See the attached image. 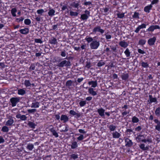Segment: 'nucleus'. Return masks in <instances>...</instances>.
Instances as JSON below:
<instances>
[{
  "label": "nucleus",
  "instance_id": "nucleus-50",
  "mask_svg": "<svg viewBox=\"0 0 160 160\" xmlns=\"http://www.w3.org/2000/svg\"><path fill=\"white\" fill-rule=\"evenodd\" d=\"M2 131L4 132H7L9 131L8 128L6 126H4L2 128Z\"/></svg>",
  "mask_w": 160,
  "mask_h": 160
},
{
  "label": "nucleus",
  "instance_id": "nucleus-21",
  "mask_svg": "<svg viewBox=\"0 0 160 160\" xmlns=\"http://www.w3.org/2000/svg\"><path fill=\"white\" fill-rule=\"evenodd\" d=\"M88 84L89 85H92V87L95 88L97 86V80L95 81H91L89 82Z\"/></svg>",
  "mask_w": 160,
  "mask_h": 160
},
{
  "label": "nucleus",
  "instance_id": "nucleus-42",
  "mask_svg": "<svg viewBox=\"0 0 160 160\" xmlns=\"http://www.w3.org/2000/svg\"><path fill=\"white\" fill-rule=\"evenodd\" d=\"M139 121L138 118L135 116L133 117L132 118V122L133 123H137Z\"/></svg>",
  "mask_w": 160,
  "mask_h": 160
},
{
  "label": "nucleus",
  "instance_id": "nucleus-30",
  "mask_svg": "<svg viewBox=\"0 0 160 160\" xmlns=\"http://www.w3.org/2000/svg\"><path fill=\"white\" fill-rule=\"evenodd\" d=\"M112 135L113 138H118L121 136V134L116 131L113 132Z\"/></svg>",
  "mask_w": 160,
  "mask_h": 160
},
{
  "label": "nucleus",
  "instance_id": "nucleus-48",
  "mask_svg": "<svg viewBox=\"0 0 160 160\" xmlns=\"http://www.w3.org/2000/svg\"><path fill=\"white\" fill-rule=\"evenodd\" d=\"M117 17L119 18H122L124 17V13H118L116 14Z\"/></svg>",
  "mask_w": 160,
  "mask_h": 160
},
{
  "label": "nucleus",
  "instance_id": "nucleus-25",
  "mask_svg": "<svg viewBox=\"0 0 160 160\" xmlns=\"http://www.w3.org/2000/svg\"><path fill=\"white\" fill-rule=\"evenodd\" d=\"M69 113L72 116L76 115L78 117H79L80 116V113L76 112L73 110H70L69 112Z\"/></svg>",
  "mask_w": 160,
  "mask_h": 160
},
{
  "label": "nucleus",
  "instance_id": "nucleus-57",
  "mask_svg": "<svg viewBox=\"0 0 160 160\" xmlns=\"http://www.w3.org/2000/svg\"><path fill=\"white\" fill-rule=\"evenodd\" d=\"M35 65L34 63H32L29 68V69L30 70H34L35 68Z\"/></svg>",
  "mask_w": 160,
  "mask_h": 160
},
{
  "label": "nucleus",
  "instance_id": "nucleus-5",
  "mask_svg": "<svg viewBox=\"0 0 160 160\" xmlns=\"http://www.w3.org/2000/svg\"><path fill=\"white\" fill-rule=\"evenodd\" d=\"M19 98H12L10 99V102L11 103L12 106V107L15 106L17 103L19 102Z\"/></svg>",
  "mask_w": 160,
  "mask_h": 160
},
{
  "label": "nucleus",
  "instance_id": "nucleus-43",
  "mask_svg": "<svg viewBox=\"0 0 160 160\" xmlns=\"http://www.w3.org/2000/svg\"><path fill=\"white\" fill-rule=\"evenodd\" d=\"M105 64V62L102 60H101L98 63L97 66L98 67H101L104 65Z\"/></svg>",
  "mask_w": 160,
  "mask_h": 160
},
{
  "label": "nucleus",
  "instance_id": "nucleus-32",
  "mask_svg": "<svg viewBox=\"0 0 160 160\" xmlns=\"http://www.w3.org/2000/svg\"><path fill=\"white\" fill-rule=\"evenodd\" d=\"M149 101L151 103L156 102H157V98H153L152 95L149 96Z\"/></svg>",
  "mask_w": 160,
  "mask_h": 160
},
{
  "label": "nucleus",
  "instance_id": "nucleus-33",
  "mask_svg": "<svg viewBox=\"0 0 160 160\" xmlns=\"http://www.w3.org/2000/svg\"><path fill=\"white\" fill-rule=\"evenodd\" d=\"M39 106V103L38 102H33L32 104L31 107L32 108H38Z\"/></svg>",
  "mask_w": 160,
  "mask_h": 160
},
{
  "label": "nucleus",
  "instance_id": "nucleus-24",
  "mask_svg": "<svg viewBox=\"0 0 160 160\" xmlns=\"http://www.w3.org/2000/svg\"><path fill=\"white\" fill-rule=\"evenodd\" d=\"M70 6L73 8H78L79 3L77 1L73 2L71 3L70 4Z\"/></svg>",
  "mask_w": 160,
  "mask_h": 160
},
{
  "label": "nucleus",
  "instance_id": "nucleus-49",
  "mask_svg": "<svg viewBox=\"0 0 160 160\" xmlns=\"http://www.w3.org/2000/svg\"><path fill=\"white\" fill-rule=\"evenodd\" d=\"M27 147L29 150H32L34 148V146L32 144L29 143L28 144Z\"/></svg>",
  "mask_w": 160,
  "mask_h": 160
},
{
  "label": "nucleus",
  "instance_id": "nucleus-63",
  "mask_svg": "<svg viewBox=\"0 0 160 160\" xmlns=\"http://www.w3.org/2000/svg\"><path fill=\"white\" fill-rule=\"evenodd\" d=\"M27 117L25 115H21V120H25L26 119Z\"/></svg>",
  "mask_w": 160,
  "mask_h": 160
},
{
  "label": "nucleus",
  "instance_id": "nucleus-26",
  "mask_svg": "<svg viewBox=\"0 0 160 160\" xmlns=\"http://www.w3.org/2000/svg\"><path fill=\"white\" fill-rule=\"evenodd\" d=\"M119 45L122 47L126 48L128 45L127 43L124 41H121L119 43Z\"/></svg>",
  "mask_w": 160,
  "mask_h": 160
},
{
  "label": "nucleus",
  "instance_id": "nucleus-28",
  "mask_svg": "<svg viewBox=\"0 0 160 160\" xmlns=\"http://www.w3.org/2000/svg\"><path fill=\"white\" fill-rule=\"evenodd\" d=\"M28 125L29 128L32 129H34L35 128L36 125L33 122L29 121L28 122Z\"/></svg>",
  "mask_w": 160,
  "mask_h": 160
},
{
  "label": "nucleus",
  "instance_id": "nucleus-9",
  "mask_svg": "<svg viewBox=\"0 0 160 160\" xmlns=\"http://www.w3.org/2000/svg\"><path fill=\"white\" fill-rule=\"evenodd\" d=\"M60 6L61 7V11L63 12L66 10H68V5L67 2H64L63 3L61 2L60 4Z\"/></svg>",
  "mask_w": 160,
  "mask_h": 160
},
{
  "label": "nucleus",
  "instance_id": "nucleus-62",
  "mask_svg": "<svg viewBox=\"0 0 160 160\" xmlns=\"http://www.w3.org/2000/svg\"><path fill=\"white\" fill-rule=\"evenodd\" d=\"M138 51L139 53L141 54H144L145 53V52L143 50L140 48L138 49Z\"/></svg>",
  "mask_w": 160,
  "mask_h": 160
},
{
  "label": "nucleus",
  "instance_id": "nucleus-27",
  "mask_svg": "<svg viewBox=\"0 0 160 160\" xmlns=\"http://www.w3.org/2000/svg\"><path fill=\"white\" fill-rule=\"evenodd\" d=\"M107 128H109L110 131H113L115 130L116 127L113 124H111L107 125Z\"/></svg>",
  "mask_w": 160,
  "mask_h": 160
},
{
  "label": "nucleus",
  "instance_id": "nucleus-22",
  "mask_svg": "<svg viewBox=\"0 0 160 160\" xmlns=\"http://www.w3.org/2000/svg\"><path fill=\"white\" fill-rule=\"evenodd\" d=\"M88 92L91 95L94 96L97 94L96 91H94V89L92 88H90L88 89Z\"/></svg>",
  "mask_w": 160,
  "mask_h": 160
},
{
  "label": "nucleus",
  "instance_id": "nucleus-11",
  "mask_svg": "<svg viewBox=\"0 0 160 160\" xmlns=\"http://www.w3.org/2000/svg\"><path fill=\"white\" fill-rule=\"evenodd\" d=\"M125 146L128 147H131L133 145V142L131 140L127 138L125 139Z\"/></svg>",
  "mask_w": 160,
  "mask_h": 160
},
{
  "label": "nucleus",
  "instance_id": "nucleus-4",
  "mask_svg": "<svg viewBox=\"0 0 160 160\" xmlns=\"http://www.w3.org/2000/svg\"><path fill=\"white\" fill-rule=\"evenodd\" d=\"M85 13L81 15L80 18L82 20H87L90 16V12L89 11L86 10L84 11Z\"/></svg>",
  "mask_w": 160,
  "mask_h": 160
},
{
  "label": "nucleus",
  "instance_id": "nucleus-52",
  "mask_svg": "<svg viewBox=\"0 0 160 160\" xmlns=\"http://www.w3.org/2000/svg\"><path fill=\"white\" fill-rule=\"evenodd\" d=\"M37 12L39 14L42 15V13L44 12V11L43 9H41L38 10Z\"/></svg>",
  "mask_w": 160,
  "mask_h": 160
},
{
  "label": "nucleus",
  "instance_id": "nucleus-47",
  "mask_svg": "<svg viewBox=\"0 0 160 160\" xmlns=\"http://www.w3.org/2000/svg\"><path fill=\"white\" fill-rule=\"evenodd\" d=\"M88 42V43H90L91 42L93 41V39L92 37H88V36H87L85 39Z\"/></svg>",
  "mask_w": 160,
  "mask_h": 160
},
{
  "label": "nucleus",
  "instance_id": "nucleus-59",
  "mask_svg": "<svg viewBox=\"0 0 160 160\" xmlns=\"http://www.w3.org/2000/svg\"><path fill=\"white\" fill-rule=\"evenodd\" d=\"M68 127H69L68 126V125H66L65 126V129L64 130H62L61 131L62 132H67L68 131Z\"/></svg>",
  "mask_w": 160,
  "mask_h": 160
},
{
  "label": "nucleus",
  "instance_id": "nucleus-36",
  "mask_svg": "<svg viewBox=\"0 0 160 160\" xmlns=\"http://www.w3.org/2000/svg\"><path fill=\"white\" fill-rule=\"evenodd\" d=\"M124 53L127 57H129L130 56L131 52L128 48H127L124 52Z\"/></svg>",
  "mask_w": 160,
  "mask_h": 160
},
{
  "label": "nucleus",
  "instance_id": "nucleus-64",
  "mask_svg": "<svg viewBox=\"0 0 160 160\" xmlns=\"http://www.w3.org/2000/svg\"><path fill=\"white\" fill-rule=\"evenodd\" d=\"M91 67V65L90 62H88L85 66V67L88 69L89 68Z\"/></svg>",
  "mask_w": 160,
  "mask_h": 160
},
{
  "label": "nucleus",
  "instance_id": "nucleus-51",
  "mask_svg": "<svg viewBox=\"0 0 160 160\" xmlns=\"http://www.w3.org/2000/svg\"><path fill=\"white\" fill-rule=\"evenodd\" d=\"M78 13L77 12H74L71 11L70 12V15L71 16H77L78 15Z\"/></svg>",
  "mask_w": 160,
  "mask_h": 160
},
{
  "label": "nucleus",
  "instance_id": "nucleus-10",
  "mask_svg": "<svg viewBox=\"0 0 160 160\" xmlns=\"http://www.w3.org/2000/svg\"><path fill=\"white\" fill-rule=\"evenodd\" d=\"M49 131L52 134V136H54L55 138H58L59 136L58 133L57 132L55 129L53 127L50 128Z\"/></svg>",
  "mask_w": 160,
  "mask_h": 160
},
{
  "label": "nucleus",
  "instance_id": "nucleus-7",
  "mask_svg": "<svg viewBox=\"0 0 160 160\" xmlns=\"http://www.w3.org/2000/svg\"><path fill=\"white\" fill-rule=\"evenodd\" d=\"M160 29V27L158 25H151L146 30V31L152 32L155 29Z\"/></svg>",
  "mask_w": 160,
  "mask_h": 160
},
{
  "label": "nucleus",
  "instance_id": "nucleus-60",
  "mask_svg": "<svg viewBox=\"0 0 160 160\" xmlns=\"http://www.w3.org/2000/svg\"><path fill=\"white\" fill-rule=\"evenodd\" d=\"M58 24L55 25H53L52 26V29L54 30H57L58 28Z\"/></svg>",
  "mask_w": 160,
  "mask_h": 160
},
{
  "label": "nucleus",
  "instance_id": "nucleus-44",
  "mask_svg": "<svg viewBox=\"0 0 160 160\" xmlns=\"http://www.w3.org/2000/svg\"><path fill=\"white\" fill-rule=\"evenodd\" d=\"M141 66L144 68H147L149 67L148 64L147 62H142L141 63Z\"/></svg>",
  "mask_w": 160,
  "mask_h": 160
},
{
  "label": "nucleus",
  "instance_id": "nucleus-23",
  "mask_svg": "<svg viewBox=\"0 0 160 160\" xmlns=\"http://www.w3.org/2000/svg\"><path fill=\"white\" fill-rule=\"evenodd\" d=\"M121 78L123 80L126 81L129 77V75L128 73H123L121 76Z\"/></svg>",
  "mask_w": 160,
  "mask_h": 160
},
{
  "label": "nucleus",
  "instance_id": "nucleus-46",
  "mask_svg": "<svg viewBox=\"0 0 160 160\" xmlns=\"http://www.w3.org/2000/svg\"><path fill=\"white\" fill-rule=\"evenodd\" d=\"M24 24L27 25H29L31 23V21L29 19H26L24 20Z\"/></svg>",
  "mask_w": 160,
  "mask_h": 160
},
{
  "label": "nucleus",
  "instance_id": "nucleus-20",
  "mask_svg": "<svg viewBox=\"0 0 160 160\" xmlns=\"http://www.w3.org/2000/svg\"><path fill=\"white\" fill-rule=\"evenodd\" d=\"M49 42L51 44L55 45L57 43V39L55 38L52 37L49 39Z\"/></svg>",
  "mask_w": 160,
  "mask_h": 160
},
{
  "label": "nucleus",
  "instance_id": "nucleus-1",
  "mask_svg": "<svg viewBox=\"0 0 160 160\" xmlns=\"http://www.w3.org/2000/svg\"><path fill=\"white\" fill-rule=\"evenodd\" d=\"M122 110L121 111V112L123 116H124L129 113L130 110L127 104L124 105L122 107Z\"/></svg>",
  "mask_w": 160,
  "mask_h": 160
},
{
  "label": "nucleus",
  "instance_id": "nucleus-31",
  "mask_svg": "<svg viewBox=\"0 0 160 160\" xmlns=\"http://www.w3.org/2000/svg\"><path fill=\"white\" fill-rule=\"evenodd\" d=\"M139 147L143 151L148 150L149 149V147L148 146L145 147V145L143 144H141L139 145Z\"/></svg>",
  "mask_w": 160,
  "mask_h": 160
},
{
  "label": "nucleus",
  "instance_id": "nucleus-45",
  "mask_svg": "<svg viewBox=\"0 0 160 160\" xmlns=\"http://www.w3.org/2000/svg\"><path fill=\"white\" fill-rule=\"evenodd\" d=\"M17 11V9L15 8H13L11 9V13L13 17H15L16 16V13Z\"/></svg>",
  "mask_w": 160,
  "mask_h": 160
},
{
  "label": "nucleus",
  "instance_id": "nucleus-34",
  "mask_svg": "<svg viewBox=\"0 0 160 160\" xmlns=\"http://www.w3.org/2000/svg\"><path fill=\"white\" fill-rule=\"evenodd\" d=\"M25 86L26 87H31V83L29 80H25L24 82Z\"/></svg>",
  "mask_w": 160,
  "mask_h": 160
},
{
  "label": "nucleus",
  "instance_id": "nucleus-56",
  "mask_svg": "<svg viewBox=\"0 0 160 160\" xmlns=\"http://www.w3.org/2000/svg\"><path fill=\"white\" fill-rule=\"evenodd\" d=\"M28 111L29 113H32L35 112L36 111V109H28Z\"/></svg>",
  "mask_w": 160,
  "mask_h": 160
},
{
  "label": "nucleus",
  "instance_id": "nucleus-35",
  "mask_svg": "<svg viewBox=\"0 0 160 160\" xmlns=\"http://www.w3.org/2000/svg\"><path fill=\"white\" fill-rule=\"evenodd\" d=\"M155 115L157 117H160V107H158L155 111Z\"/></svg>",
  "mask_w": 160,
  "mask_h": 160
},
{
  "label": "nucleus",
  "instance_id": "nucleus-12",
  "mask_svg": "<svg viewBox=\"0 0 160 160\" xmlns=\"http://www.w3.org/2000/svg\"><path fill=\"white\" fill-rule=\"evenodd\" d=\"M146 27V25L145 24L142 23L141 25H139L134 30V32L136 33H138L140 29L142 28H145Z\"/></svg>",
  "mask_w": 160,
  "mask_h": 160
},
{
  "label": "nucleus",
  "instance_id": "nucleus-40",
  "mask_svg": "<svg viewBox=\"0 0 160 160\" xmlns=\"http://www.w3.org/2000/svg\"><path fill=\"white\" fill-rule=\"evenodd\" d=\"M139 12H134L133 15H132V17L133 18L137 19H138L139 18Z\"/></svg>",
  "mask_w": 160,
  "mask_h": 160
},
{
  "label": "nucleus",
  "instance_id": "nucleus-15",
  "mask_svg": "<svg viewBox=\"0 0 160 160\" xmlns=\"http://www.w3.org/2000/svg\"><path fill=\"white\" fill-rule=\"evenodd\" d=\"M60 120L62 121L63 123H66L68 121L69 118L66 115L62 114L61 116Z\"/></svg>",
  "mask_w": 160,
  "mask_h": 160
},
{
  "label": "nucleus",
  "instance_id": "nucleus-54",
  "mask_svg": "<svg viewBox=\"0 0 160 160\" xmlns=\"http://www.w3.org/2000/svg\"><path fill=\"white\" fill-rule=\"evenodd\" d=\"M86 137H84V136L82 134H80V136L77 138V139L79 141L82 140L84 138Z\"/></svg>",
  "mask_w": 160,
  "mask_h": 160
},
{
  "label": "nucleus",
  "instance_id": "nucleus-39",
  "mask_svg": "<svg viewBox=\"0 0 160 160\" xmlns=\"http://www.w3.org/2000/svg\"><path fill=\"white\" fill-rule=\"evenodd\" d=\"M146 41L145 39H140L138 41V44L140 45H143L145 44Z\"/></svg>",
  "mask_w": 160,
  "mask_h": 160
},
{
  "label": "nucleus",
  "instance_id": "nucleus-6",
  "mask_svg": "<svg viewBox=\"0 0 160 160\" xmlns=\"http://www.w3.org/2000/svg\"><path fill=\"white\" fill-rule=\"evenodd\" d=\"M100 32L101 34H102L104 32V30L101 28V27L99 26H98L95 27L92 30V32L96 33V32Z\"/></svg>",
  "mask_w": 160,
  "mask_h": 160
},
{
  "label": "nucleus",
  "instance_id": "nucleus-41",
  "mask_svg": "<svg viewBox=\"0 0 160 160\" xmlns=\"http://www.w3.org/2000/svg\"><path fill=\"white\" fill-rule=\"evenodd\" d=\"M73 83V82L71 80H68L66 83V87H69L72 86Z\"/></svg>",
  "mask_w": 160,
  "mask_h": 160
},
{
  "label": "nucleus",
  "instance_id": "nucleus-29",
  "mask_svg": "<svg viewBox=\"0 0 160 160\" xmlns=\"http://www.w3.org/2000/svg\"><path fill=\"white\" fill-rule=\"evenodd\" d=\"M78 158V154L72 153L70 155L69 160H75Z\"/></svg>",
  "mask_w": 160,
  "mask_h": 160
},
{
  "label": "nucleus",
  "instance_id": "nucleus-18",
  "mask_svg": "<svg viewBox=\"0 0 160 160\" xmlns=\"http://www.w3.org/2000/svg\"><path fill=\"white\" fill-rule=\"evenodd\" d=\"M69 146H70L72 149H74L78 147V144L76 141H73L71 142V144L69 145Z\"/></svg>",
  "mask_w": 160,
  "mask_h": 160
},
{
  "label": "nucleus",
  "instance_id": "nucleus-61",
  "mask_svg": "<svg viewBox=\"0 0 160 160\" xmlns=\"http://www.w3.org/2000/svg\"><path fill=\"white\" fill-rule=\"evenodd\" d=\"M142 129V128L140 126H138L135 128V130L136 131L139 132Z\"/></svg>",
  "mask_w": 160,
  "mask_h": 160
},
{
  "label": "nucleus",
  "instance_id": "nucleus-8",
  "mask_svg": "<svg viewBox=\"0 0 160 160\" xmlns=\"http://www.w3.org/2000/svg\"><path fill=\"white\" fill-rule=\"evenodd\" d=\"M156 40V38L155 37L150 38L148 41V43L150 46H152L155 44Z\"/></svg>",
  "mask_w": 160,
  "mask_h": 160
},
{
  "label": "nucleus",
  "instance_id": "nucleus-13",
  "mask_svg": "<svg viewBox=\"0 0 160 160\" xmlns=\"http://www.w3.org/2000/svg\"><path fill=\"white\" fill-rule=\"evenodd\" d=\"M154 122L157 125L155 126V129L160 132V120L158 119H155L154 120Z\"/></svg>",
  "mask_w": 160,
  "mask_h": 160
},
{
  "label": "nucleus",
  "instance_id": "nucleus-3",
  "mask_svg": "<svg viewBox=\"0 0 160 160\" xmlns=\"http://www.w3.org/2000/svg\"><path fill=\"white\" fill-rule=\"evenodd\" d=\"M99 45V42L97 40H93L90 45L91 48L94 49H97Z\"/></svg>",
  "mask_w": 160,
  "mask_h": 160
},
{
  "label": "nucleus",
  "instance_id": "nucleus-19",
  "mask_svg": "<svg viewBox=\"0 0 160 160\" xmlns=\"http://www.w3.org/2000/svg\"><path fill=\"white\" fill-rule=\"evenodd\" d=\"M29 29L28 28H24L23 29H21V33L22 34L26 35L29 32Z\"/></svg>",
  "mask_w": 160,
  "mask_h": 160
},
{
  "label": "nucleus",
  "instance_id": "nucleus-2",
  "mask_svg": "<svg viewBox=\"0 0 160 160\" xmlns=\"http://www.w3.org/2000/svg\"><path fill=\"white\" fill-rule=\"evenodd\" d=\"M71 65V62L70 61L64 60L58 63L57 66L59 67H63L64 66L68 67L70 66Z\"/></svg>",
  "mask_w": 160,
  "mask_h": 160
},
{
  "label": "nucleus",
  "instance_id": "nucleus-14",
  "mask_svg": "<svg viewBox=\"0 0 160 160\" xmlns=\"http://www.w3.org/2000/svg\"><path fill=\"white\" fill-rule=\"evenodd\" d=\"M14 123V120L12 117L8 118V120L6 122V125L7 126H12Z\"/></svg>",
  "mask_w": 160,
  "mask_h": 160
},
{
  "label": "nucleus",
  "instance_id": "nucleus-53",
  "mask_svg": "<svg viewBox=\"0 0 160 160\" xmlns=\"http://www.w3.org/2000/svg\"><path fill=\"white\" fill-rule=\"evenodd\" d=\"M35 42L37 43H39L42 44L43 42V41L41 39L36 38L34 40Z\"/></svg>",
  "mask_w": 160,
  "mask_h": 160
},
{
  "label": "nucleus",
  "instance_id": "nucleus-38",
  "mask_svg": "<svg viewBox=\"0 0 160 160\" xmlns=\"http://www.w3.org/2000/svg\"><path fill=\"white\" fill-rule=\"evenodd\" d=\"M86 103L87 102L86 100L80 101L79 103V105L81 107L84 106Z\"/></svg>",
  "mask_w": 160,
  "mask_h": 160
},
{
  "label": "nucleus",
  "instance_id": "nucleus-37",
  "mask_svg": "<svg viewBox=\"0 0 160 160\" xmlns=\"http://www.w3.org/2000/svg\"><path fill=\"white\" fill-rule=\"evenodd\" d=\"M55 11L53 9H50L48 12V14L49 16H52L55 15Z\"/></svg>",
  "mask_w": 160,
  "mask_h": 160
},
{
  "label": "nucleus",
  "instance_id": "nucleus-17",
  "mask_svg": "<svg viewBox=\"0 0 160 160\" xmlns=\"http://www.w3.org/2000/svg\"><path fill=\"white\" fill-rule=\"evenodd\" d=\"M97 112L99 115L101 117H103L104 116L105 110L102 108L98 109Z\"/></svg>",
  "mask_w": 160,
  "mask_h": 160
},
{
  "label": "nucleus",
  "instance_id": "nucleus-16",
  "mask_svg": "<svg viewBox=\"0 0 160 160\" xmlns=\"http://www.w3.org/2000/svg\"><path fill=\"white\" fill-rule=\"evenodd\" d=\"M152 7L151 4L148 5L144 8V11L146 12L149 13L150 12V10L152 9Z\"/></svg>",
  "mask_w": 160,
  "mask_h": 160
},
{
  "label": "nucleus",
  "instance_id": "nucleus-58",
  "mask_svg": "<svg viewBox=\"0 0 160 160\" xmlns=\"http://www.w3.org/2000/svg\"><path fill=\"white\" fill-rule=\"evenodd\" d=\"M83 4L85 6L90 5L92 4V2L90 1L87 2L85 1V2H84Z\"/></svg>",
  "mask_w": 160,
  "mask_h": 160
},
{
  "label": "nucleus",
  "instance_id": "nucleus-55",
  "mask_svg": "<svg viewBox=\"0 0 160 160\" xmlns=\"http://www.w3.org/2000/svg\"><path fill=\"white\" fill-rule=\"evenodd\" d=\"M111 48L112 49V52H116L117 50V47L116 46H110Z\"/></svg>",
  "mask_w": 160,
  "mask_h": 160
}]
</instances>
